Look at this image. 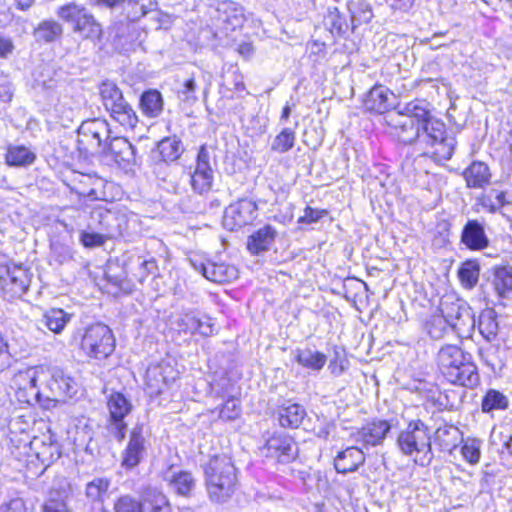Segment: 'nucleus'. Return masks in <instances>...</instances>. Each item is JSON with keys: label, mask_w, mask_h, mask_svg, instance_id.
I'll return each instance as SVG.
<instances>
[{"label": "nucleus", "mask_w": 512, "mask_h": 512, "mask_svg": "<svg viewBox=\"0 0 512 512\" xmlns=\"http://www.w3.org/2000/svg\"><path fill=\"white\" fill-rule=\"evenodd\" d=\"M459 281L463 288L472 290L479 281L480 264L476 259L464 261L457 271Z\"/></svg>", "instance_id": "nucleus-42"}, {"label": "nucleus", "mask_w": 512, "mask_h": 512, "mask_svg": "<svg viewBox=\"0 0 512 512\" xmlns=\"http://www.w3.org/2000/svg\"><path fill=\"white\" fill-rule=\"evenodd\" d=\"M460 244L470 251H482L488 248L490 239L485 230V222L468 219L460 234Z\"/></svg>", "instance_id": "nucleus-21"}, {"label": "nucleus", "mask_w": 512, "mask_h": 512, "mask_svg": "<svg viewBox=\"0 0 512 512\" xmlns=\"http://www.w3.org/2000/svg\"><path fill=\"white\" fill-rule=\"evenodd\" d=\"M98 89L102 104L106 110L112 108L113 105L124 98L121 89L111 80L102 81Z\"/></svg>", "instance_id": "nucleus-47"}, {"label": "nucleus", "mask_w": 512, "mask_h": 512, "mask_svg": "<svg viewBox=\"0 0 512 512\" xmlns=\"http://www.w3.org/2000/svg\"><path fill=\"white\" fill-rule=\"evenodd\" d=\"M43 512H72L67 503V496L59 491H52L42 507Z\"/></svg>", "instance_id": "nucleus-49"}, {"label": "nucleus", "mask_w": 512, "mask_h": 512, "mask_svg": "<svg viewBox=\"0 0 512 512\" xmlns=\"http://www.w3.org/2000/svg\"><path fill=\"white\" fill-rule=\"evenodd\" d=\"M433 440L441 451L451 452L462 441V433L456 426L445 423L436 429Z\"/></svg>", "instance_id": "nucleus-29"}, {"label": "nucleus", "mask_w": 512, "mask_h": 512, "mask_svg": "<svg viewBox=\"0 0 512 512\" xmlns=\"http://www.w3.org/2000/svg\"><path fill=\"white\" fill-rule=\"evenodd\" d=\"M343 297L352 302H356L359 293L362 290H368V286L365 282L357 278H346L343 281Z\"/></svg>", "instance_id": "nucleus-54"}, {"label": "nucleus", "mask_w": 512, "mask_h": 512, "mask_svg": "<svg viewBox=\"0 0 512 512\" xmlns=\"http://www.w3.org/2000/svg\"><path fill=\"white\" fill-rule=\"evenodd\" d=\"M466 187L470 189H485L490 183L492 173L483 161H473L462 173Z\"/></svg>", "instance_id": "nucleus-26"}, {"label": "nucleus", "mask_w": 512, "mask_h": 512, "mask_svg": "<svg viewBox=\"0 0 512 512\" xmlns=\"http://www.w3.org/2000/svg\"><path fill=\"white\" fill-rule=\"evenodd\" d=\"M208 499L216 504L226 503L237 489V469L227 455H213L201 465Z\"/></svg>", "instance_id": "nucleus-2"}, {"label": "nucleus", "mask_w": 512, "mask_h": 512, "mask_svg": "<svg viewBox=\"0 0 512 512\" xmlns=\"http://www.w3.org/2000/svg\"><path fill=\"white\" fill-rule=\"evenodd\" d=\"M86 11L84 6L71 2L58 7L56 14L61 20L71 24L73 28Z\"/></svg>", "instance_id": "nucleus-48"}, {"label": "nucleus", "mask_w": 512, "mask_h": 512, "mask_svg": "<svg viewBox=\"0 0 512 512\" xmlns=\"http://www.w3.org/2000/svg\"><path fill=\"white\" fill-rule=\"evenodd\" d=\"M51 257L58 264L62 265L67 263L73 259V249L70 245L65 244L59 240H54L51 242Z\"/></svg>", "instance_id": "nucleus-53"}, {"label": "nucleus", "mask_w": 512, "mask_h": 512, "mask_svg": "<svg viewBox=\"0 0 512 512\" xmlns=\"http://www.w3.org/2000/svg\"><path fill=\"white\" fill-rule=\"evenodd\" d=\"M506 191L491 188L488 192L482 193L476 199L477 205H480L485 211L491 214H495L502 207L509 204L506 199Z\"/></svg>", "instance_id": "nucleus-38"}, {"label": "nucleus", "mask_w": 512, "mask_h": 512, "mask_svg": "<svg viewBox=\"0 0 512 512\" xmlns=\"http://www.w3.org/2000/svg\"><path fill=\"white\" fill-rule=\"evenodd\" d=\"M80 349L89 358L107 359L115 350V337L112 330L103 323L89 325L81 336Z\"/></svg>", "instance_id": "nucleus-7"}, {"label": "nucleus", "mask_w": 512, "mask_h": 512, "mask_svg": "<svg viewBox=\"0 0 512 512\" xmlns=\"http://www.w3.org/2000/svg\"><path fill=\"white\" fill-rule=\"evenodd\" d=\"M77 388V382L73 377L62 369H52L50 378L43 390V406L49 407L45 402H65L77 393Z\"/></svg>", "instance_id": "nucleus-11"}, {"label": "nucleus", "mask_w": 512, "mask_h": 512, "mask_svg": "<svg viewBox=\"0 0 512 512\" xmlns=\"http://www.w3.org/2000/svg\"><path fill=\"white\" fill-rule=\"evenodd\" d=\"M397 446L406 456H413L414 462L422 467L429 466L434 454L428 426L420 419L412 420L397 437Z\"/></svg>", "instance_id": "nucleus-4"}, {"label": "nucleus", "mask_w": 512, "mask_h": 512, "mask_svg": "<svg viewBox=\"0 0 512 512\" xmlns=\"http://www.w3.org/2000/svg\"><path fill=\"white\" fill-rule=\"evenodd\" d=\"M424 330L429 337L434 340H440L451 332L448 322L440 312L439 314H433L426 319L424 323Z\"/></svg>", "instance_id": "nucleus-44"}, {"label": "nucleus", "mask_w": 512, "mask_h": 512, "mask_svg": "<svg viewBox=\"0 0 512 512\" xmlns=\"http://www.w3.org/2000/svg\"><path fill=\"white\" fill-rule=\"evenodd\" d=\"M163 480L174 493L186 498L192 496L197 486V479L192 472L178 470L173 466L163 473Z\"/></svg>", "instance_id": "nucleus-22"}, {"label": "nucleus", "mask_w": 512, "mask_h": 512, "mask_svg": "<svg viewBox=\"0 0 512 512\" xmlns=\"http://www.w3.org/2000/svg\"><path fill=\"white\" fill-rule=\"evenodd\" d=\"M262 452L279 463H290L298 456V446L293 437L285 432H274L265 441Z\"/></svg>", "instance_id": "nucleus-12"}, {"label": "nucleus", "mask_w": 512, "mask_h": 512, "mask_svg": "<svg viewBox=\"0 0 512 512\" xmlns=\"http://www.w3.org/2000/svg\"><path fill=\"white\" fill-rule=\"evenodd\" d=\"M148 444L144 424L136 423L130 430L127 446L121 454L122 466L126 469L138 466L147 454Z\"/></svg>", "instance_id": "nucleus-13"}, {"label": "nucleus", "mask_w": 512, "mask_h": 512, "mask_svg": "<svg viewBox=\"0 0 512 512\" xmlns=\"http://www.w3.org/2000/svg\"><path fill=\"white\" fill-rule=\"evenodd\" d=\"M103 233L97 232H81L80 241L85 247H97L101 246L105 243V240L108 238L106 236V231L103 229Z\"/></svg>", "instance_id": "nucleus-61"}, {"label": "nucleus", "mask_w": 512, "mask_h": 512, "mask_svg": "<svg viewBox=\"0 0 512 512\" xmlns=\"http://www.w3.org/2000/svg\"><path fill=\"white\" fill-rule=\"evenodd\" d=\"M73 31L79 33L85 38L91 39L99 38L102 33L101 25L88 11H86L79 19V22L75 24Z\"/></svg>", "instance_id": "nucleus-45"}, {"label": "nucleus", "mask_w": 512, "mask_h": 512, "mask_svg": "<svg viewBox=\"0 0 512 512\" xmlns=\"http://www.w3.org/2000/svg\"><path fill=\"white\" fill-rule=\"evenodd\" d=\"M72 317L73 314L67 313L61 308H51L43 314L41 323L51 332L60 334Z\"/></svg>", "instance_id": "nucleus-40"}, {"label": "nucleus", "mask_w": 512, "mask_h": 512, "mask_svg": "<svg viewBox=\"0 0 512 512\" xmlns=\"http://www.w3.org/2000/svg\"><path fill=\"white\" fill-rule=\"evenodd\" d=\"M478 331L487 341H494L499 332V324L497 321V312L493 308L482 310L477 321Z\"/></svg>", "instance_id": "nucleus-33"}, {"label": "nucleus", "mask_w": 512, "mask_h": 512, "mask_svg": "<svg viewBox=\"0 0 512 512\" xmlns=\"http://www.w3.org/2000/svg\"><path fill=\"white\" fill-rule=\"evenodd\" d=\"M306 416L303 406L292 403L281 406L278 411V421L284 428H298Z\"/></svg>", "instance_id": "nucleus-37"}, {"label": "nucleus", "mask_w": 512, "mask_h": 512, "mask_svg": "<svg viewBox=\"0 0 512 512\" xmlns=\"http://www.w3.org/2000/svg\"><path fill=\"white\" fill-rule=\"evenodd\" d=\"M36 160V153L24 145H9L5 163L10 167H28Z\"/></svg>", "instance_id": "nucleus-31"}, {"label": "nucleus", "mask_w": 512, "mask_h": 512, "mask_svg": "<svg viewBox=\"0 0 512 512\" xmlns=\"http://www.w3.org/2000/svg\"><path fill=\"white\" fill-rule=\"evenodd\" d=\"M493 288L499 297H505L512 291V266H499L492 269Z\"/></svg>", "instance_id": "nucleus-43"}, {"label": "nucleus", "mask_w": 512, "mask_h": 512, "mask_svg": "<svg viewBox=\"0 0 512 512\" xmlns=\"http://www.w3.org/2000/svg\"><path fill=\"white\" fill-rule=\"evenodd\" d=\"M61 452L57 444L50 443L43 445L42 450L37 452V457L46 465H50L55 460L59 459Z\"/></svg>", "instance_id": "nucleus-59"}, {"label": "nucleus", "mask_w": 512, "mask_h": 512, "mask_svg": "<svg viewBox=\"0 0 512 512\" xmlns=\"http://www.w3.org/2000/svg\"><path fill=\"white\" fill-rule=\"evenodd\" d=\"M508 406L509 400L507 396L496 389H488L481 402L483 413H491L494 410H506Z\"/></svg>", "instance_id": "nucleus-46"}, {"label": "nucleus", "mask_w": 512, "mask_h": 512, "mask_svg": "<svg viewBox=\"0 0 512 512\" xmlns=\"http://www.w3.org/2000/svg\"><path fill=\"white\" fill-rule=\"evenodd\" d=\"M139 107L146 117L156 118L163 111V98L158 90H147L142 93Z\"/></svg>", "instance_id": "nucleus-39"}, {"label": "nucleus", "mask_w": 512, "mask_h": 512, "mask_svg": "<svg viewBox=\"0 0 512 512\" xmlns=\"http://www.w3.org/2000/svg\"><path fill=\"white\" fill-rule=\"evenodd\" d=\"M214 166H216L215 148L202 145L197 154L194 173L190 177L191 186L196 193L203 194L212 188Z\"/></svg>", "instance_id": "nucleus-9"}, {"label": "nucleus", "mask_w": 512, "mask_h": 512, "mask_svg": "<svg viewBox=\"0 0 512 512\" xmlns=\"http://www.w3.org/2000/svg\"><path fill=\"white\" fill-rule=\"evenodd\" d=\"M177 371L166 361L151 364L146 370V386L151 395L161 394L177 378Z\"/></svg>", "instance_id": "nucleus-19"}, {"label": "nucleus", "mask_w": 512, "mask_h": 512, "mask_svg": "<svg viewBox=\"0 0 512 512\" xmlns=\"http://www.w3.org/2000/svg\"><path fill=\"white\" fill-rule=\"evenodd\" d=\"M392 425L387 420L374 419L352 433L351 437L362 448H369L381 445L390 432Z\"/></svg>", "instance_id": "nucleus-18"}, {"label": "nucleus", "mask_w": 512, "mask_h": 512, "mask_svg": "<svg viewBox=\"0 0 512 512\" xmlns=\"http://www.w3.org/2000/svg\"><path fill=\"white\" fill-rule=\"evenodd\" d=\"M257 205L254 201L243 198L230 204L224 211L223 226L236 231L246 225H249L256 218Z\"/></svg>", "instance_id": "nucleus-15"}, {"label": "nucleus", "mask_w": 512, "mask_h": 512, "mask_svg": "<svg viewBox=\"0 0 512 512\" xmlns=\"http://www.w3.org/2000/svg\"><path fill=\"white\" fill-rule=\"evenodd\" d=\"M112 480L109 477H94L85 484L84 495L93 504L102 505L109 497Z\"/></svg>", "instance_id": "nucleus-28"}, {"label": "nucleus", "mask_w": 512, "mask_h": 512, "mask_svg": "<svg viewBox=\"0 0 512 512\" xmlns=\"http://www.w3.org/2000/svg\"><path fill=\"white\" fill-rule=\"evenodd\" d=\"M63 35V26L55 20H44L33 31L37 43H52L58 41Z\"/></svg>", "instance_id": "nucleus-34"}, {"label": "nucleus", "mask_w": 512, "mask_h": 512, "mask_svg": "<svg viewBox=\"0 0 512 512\" xmlns=\"http://www.w3.org/2000/svg\"><path fill=\"white\" fill-rule=\"evenodd\" d=\"M15 50V45L13 40L0 33V58L7 59L9 56L13 54Z\"/></svg>", "instance_id": "nucleus-62"}, {"label": "nucleus", "mask_w": 512, "mask_h": 512, "mask_svg": "<svg viewBox=\"0 0 512 512\" xmlns=\"http://www.w3.org/2000/svg\"><path fill=\"white\" fill-rule=\"evenodd\" d=\"M438 311L448 322L451 332L460 338H470L476 327L473 309L463 299L454 294H445L441 297Z\"/></svg>", "instance_id": "nucleus-5"}, {"label": "nucleus", "mask_w": 512, "mask_h": 512, "mask_svg": "<svg viewBox=\"0 0 512 512\" xmlns=\"http://www.w3.org/2000/svg\"><path fill=\"white\" fill-rule=\"evenodd\" d=\"M390 6L396 10H407L411 7L413 0H387Z\"/></svg>", "instance_id": "nucleus-64"}, {"label": "nucleus", "mask_w": 512, "mask_h": 512, "mask_svg": "<svg viewBox=\"0 0 512 512\" xmlns=\"http://www.w3.org/2000/svg\"><path fill=\"white\" fill-rule=\"evenodd\" d=\"M189 262L195 271L215 283L231 282L238 278V269L224 262L204 260L199 256L190 258Z\"/></svg>", "instance_id": "nucleus-16"}, {"label": "nucleus", "mask_w": 512, "mask_h": 512, "mask_svg": "<svg viewBox=\"0 0 512 512\" xmlns=\"http://www.w3.org/2000/svg\"><path fill=\"white\" fill-rule=\"evenodd\" d=\"M157 5L156 0H125L122 8L125 17L131 22H136L154 11Z\"/></svg>", "instance_id": "nucleus-36"}, {"label": "nucleus", "mask_w": 512, "mask_h": 512, "mask_svg": "<svg viewBox=\"0 0 512 512\" xmlns=\"http://www.w3.org/2000/svg\"><path fill=\"white\" fill-rule=\"evenodd\" d=\"M107 407L109 410L107 429L116 441L122 442L127 432V423L124 419L131 412L132 404L122 393L112 392L107 397Z\"/></svg>", "instance_id": "nucleus-10"}, {"label": "nucleus", "mask_w": 512, "mask_h": 512, "mask_svg": "<svg viewBox=\"0 0 512 512\" xmlns=\"http://www.w3.org/2000/svg\"><path fill=\"white\" fill-rule=\"evenodd\" d=\"M110 127L106 120L94 118L84 121L78 129V149L84 153H103L110 138Z\"/></svg>", "instance_id": "nucleus-8"}, {"label": "nucleus", "mask_w": 512, "mask_h": 512, "mask_svg": "<svg viewBox=\"0 0 512 512\" xmlns=\"http://www.w3.org/2000/svg\"><path fill=\"white\" fill-rule=\"evenodd\" d=\"M385 122L390 133L404 145H414L421 156L449 160L456 147V139L447 135L446 125L432 113L424 100H413L388 114Z\"/></svg>", "instance_id": "nucleus-1"}, {"label": "nucleus", "mask_w": 512, "mask_h": 512, "mask_svg": "<svg viewBox=\"0 0 512 512\" xmlns=\"http://www.w3.org/2000/svg\"><path fill=\"white\" fill-rule=\"evenodd\" d=\"M142 512H171V507L166 496L158 492L153 500L142 507Z\"/></svg>", "instance_id": "nucleus-57"}, {"label": "nucleus", "mask_w": 512, "mask_h": 512, "mask_svg": "<svg viewBox=\"0 0 512 512\" xmlns=\"http://www.w3.org/2000/svg\"><path fill=\"white\" fill-rule=\"evenodd\" d=\"M347 8L353 30L362 24L369 23L374 17L372 6L367 0H349Z\"/></svg>", "instance_id": "nucleus-35"}, {"label": "nucleus", "mask_w": 512, "mask_h": 512, "mask_svg": "<svg viewBox=\"0 0 512 512\" xmlns=\"http://www.w3.org/2000/svg\"><path fill=\"white\" fill-rule=\"evenodd\" d=\"M130 263L138 266V272L135 273L137 280L142 283L148 275L153 274L157 269V264L154 258L145 259L142 256H133L129 258Z\"/></svg>", "instance_id": "nucleus-51"}, {"label": "nucleus", "mask_w": 512, "mask_h": 512, "mask_svg": "<svg viewBox=\"0 0 512 512\" xmlns=\"http://www.w3.org/2000/svg\"><path fill=\"white\" fill-rule=\"evenodd\" d=\"M157 149L161 160L166 163L178 160L185 150L182 141L176 136L165 137L160 140Z\"/></svg>", "instance_id": "nucleus-41"}, {"label": "nucleus", "mask_w": 512, "mask_h": 512, "mask_svg": "<svg viewBox=\"0 0 512 512\" xmlns=\"http://www.w3.org/2000/svg\"><path fill=\"white\" fill-rule=\"evenodd\" d=\"M363 448L356 446L347 447L340 451L334 459V467L338 473L347 474L355 472L365 463Z\"/></svg>", "instance_id": "nucleus-25"}, {"label": "nucleus", "mask_w": 512, "mask_h": 512, "mask_svg": "<svg viewBox=\"0 0 512 512\" xmlns=\"http://www.w3.org/2000/svg\"><path fill=\"white\" fill-rule=\"evenodd\" d=\"M396 96L383 85L373 86L363 99V107L366 111L383 114L394 107Z\"/></svg>", "instance_id": "nucleus-23"}, {"label": "nucleus", "mask_w": 512, "mask_h": 512, "mask_svg": "<svg viewBox=\"0 0 512 512\" xmlns=\"http://www.w3.org/2000/svg\"><path fill=\"white\" fill-rule=\"evenodd\" d=\"M482 441L476 438H468L461 447L464 459L470 464H477L481 456Z\"/></svg>", "instance_id": "nucleus-52"}, {"label": "nucleus", "mask_w": 512, "mask_h": 512, "mask_svg": "<svg viewBox=\"0 0 512 512\" xmlns=\"http://www.w3.org/2000/svg\"><path fill=\"white\" fill-rule=\"evenodd\" d=\"M294 359L303 368L313 372L321 371L327 362V356L324 353L310 347L297 348L294 351Z\"/></svg>", "instance_id": "nucleus-30"}, {"label": "nucleus", "mask_w": 512, "mask_h": 512, "mask_svg": "<svg viewBox=\"0 0 512 512\" xmlns=\"http://www.w3.org/2000/svg\"><path fill=\"white\" fill-rule=\"evenodd\" d=\"M38 373V368L34 367L19 371L15 375L13 383L16 386V395L20 402L43 405L44 392L37 385Z\"/></svg>", "instance_id": "nucleus-14"}, {"label": "nucleus", "mask_w": 512, "mask_h": 512, "mask_svg": "<svg viewBox=\"0 0 512 512\" xmlns=\"http://www.w3.org/2000/svg\"><path fill=\"white\" fill-rule=\"evenodd\" d=\"M131 219L125 213L106 212L101 216L100 224L109 239L130 234Z\"/></svg>", "instance_id": "nucleus-27"}, {"label": "nucleus", "mask_w": 512, "mask_h": 512, "mask_svg": "<svg viewBox=\"0 0 512 512\" xmlns=\"http://www.w3.org/2000/svg\"><path fill=\"white\" fill-rule=\"evenodd\" d=\"M178 96L181 101L188 104H193L197 101L196 83L193 78H189L183 83L182 88L178 92Z\"/></svg>", "instance_id": "nucleus-60"}, {"label": "nucleus", "mask_w": 512, "mask_h": 512, "mask_svg": "<svg viewBox=\"0 0 512 512\" xmlns=\"http://www.w3.org/2000/svg\"><path fill=\"white\" fill-rule=\"evenodd\" d=\"M241 415V407L239 402L234 399H228L222 406L219 412V417L225 421H233Z\"/></svg>", "instance_id": "nucleus-56"}, {"label": "nucleus", "mask_w": 512, "mask_h": 512, "mask_svg": "<svg viewBox=\"0 0 512 512\" xmlns=\"http://www.w3.org/2000/svg\"><path fill=\"white\" fill-rule=\"evenodd\" d=\"M327 215L328 211L325 209H316L310 206H306L304 209V214L298 218V223L310 225L318 222Z\"/></svg>", "instance_id": "nucleus-58"}, {"label": "nucleus", "mask_w": 512, "mask_h": 512, "mask_svg": "<svg viewBox=\"0 0 512 512\" xmlns=\"http://www.w3.org/2000/svg\"><path fill=\"white\" fill-rule=\"evenodd\" d=\"M103 158L108 163L126 168L136 163V149L124 137H114L103 147Z\"/></svg>", "instance_id": "nucleus-17"}, {"label": "nucleus", "mask_w": 512, "mask_h": 512, "mask_svg": "<svg viewBox=\"0 0 512 512\" xmlns=\"http://www.w3.org/2000/svg\"><path fill=\"white\" fill-rule=\"evenodd\" d=\"M125 0H90L89 4L99 7H105L113 9L120 4L124 5Z\"/></svg>", "instance_id": "nucleus-63"}, {"label": "nucleus", "mask_w": 512, "mask_h": 512, "mask_svg": "<svg viewBox=\"0 0 512 512\" xmlns=\"http://www.w3.org/2000/svg\"><path fill=\"white\" fill-rule=\"evenodd\" d=\"M32 274L27 267L0 257V297L11 301L22 297L28 290Z\"/></svg>", "instance_id": "nucleus-6"}, {"label": "nucleus", "mask_w": 512, "mask_h": 512, "mask_svg": "<svg viewBox=\"0 0 512 512\" xmlns=\"http://www.w3.org/2000/svg\"><path fill=\"white\" fill-rule=\"evenodd\" d=\"M111 118L125 128L133 129L138 123V116L125 98L106 110Z\"/></svg>", "instance_id": "nucleus-32"}, {"label": "nucleus", "mask_w": 512, "mask_h": 512, "mask_svg": "<svg viewBox=\"0 0 512 512\" xmlns=\"http://www.w3.org/2000/svg\"><path fill=\"white\" fill-rule=\"evenodd\" d=\"M276 237L277 230L272 225L266 224L247 238V250L252 255H260L267 252L273 246Z\"/></svg>", "instance_id": "nucleus-24"}, {"label": "nucleus", "mask_w": 512, "mask_h": 512, "mask_svg": "<svg viewBox=\"0 0 512 512\" xmlns=\"http://www.w3.org/2000/svg\"><path fill=\"white\" fill-rule=\"evenodd\" d=\"M177 326L185 333L209 337L214 333L211 318L197 310H183L177 319Z\"/></svg>", "instance_id": "nucleus-20"}, {"label": "nucleus", "mask_w": 512, "mask_h": 512, "mask_svg": "<svg viewBox=\"0 0 512 512\" xmlns=\"http://www.w3.org/2000/svg\"><path fill=\"white\" fill-rule=\"evenodd\" d=\"M295 132L290 128H284L273 140L271 150L277 153L288 152L295 143Z\"/></svg>", "instance_id": "nucleus-50"}, {"label": "nucleus", "mask_w": 512, "mask_h": 512, "mask_svg": "<svg viewBox=\"0 0 512 512\" xmlns=\"http://www.w3.org/2000/svg\"><path fill=\"white\" fill-rule=\"evenodd\" d=\"M142 504L130 495L120 496L114 503L115 512H142Z\"/></svg>", "instance_id": "nucleus-55"}, {"label": "nucleus", "mask_w": 512, "mask_h": 512, "mask_svg": "<svg viewBox=\"0 0 512 512\" xmlns=\"http://www.w3.org/2000/svg\"><path fill=\"white\" fill-rule=\"evenodd\" d=\"M436 361L439 371L448 382L469 389L479 385L480 375L472 355L458 345L442 346L437 353Z\"/></svg>", "instance_id": "nucleus-3"}]
</instances>
